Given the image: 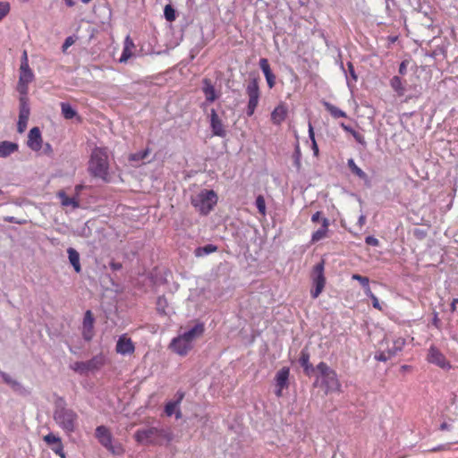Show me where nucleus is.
Returning a JSON list of instances; mask_svg holds the SVG:
<instances>
[{"instance_id": "55", "label": "nucleus", "mask_w": 458, "mask_h": 458, "mask_svg": "<svg viewBox=\"0 0 458 458\" xmlns=\"http://www.w3.org/2000/svg\"><path fill=\"white\" fill-rule=\"evenodd\" d=\"M109 266L114 271L120 270L123 267L121 263L114 261L110 262Z\"/></svg>"}, {"instance_id": "54", "label": "nucleus", "mask_w": 458, "mask_h": 458, "mask_svg": "<svg viewBox=\"0 0 458 458\" xmlns=\"http://www.w3.org/2000/svg\"><path fill=\"white\" fill-rule=\"evenodd\" d=\"M352 136L357 142H359L360 144H365L364 137L358 131H353Z\"/></svg>"}, {"instance_id": "47", "label": "nucleus", "mask_w": 458, "mask_h": 458, "mask_svg": "<svg viewBox=\"0 0 458 458\" xmlns=\"http://www.w3.org/2000/svg\"><path fill=\"white\" fill-rule=\"evenodd\" d=\"M74 44V39L72 37H67L62 46L63 52H65L72 45Z\"/></svg>"}, {"instance_id": "36", "label": "nucleus", "mask_w": 458, "mask_h": 458, "mask_svg": "<svg viewBox=\"0 0 458 458\" xmlns=\"http://www.w3.org/2000/svg\"><path fill=\"white\" fill-rule=\"evenodd\" d=\"M309 137H310V139L311 140V144H312L311 148H312V150H313V155L315 157H318L319 150H318V144L316 142V140H315V134H314L313 127H312L310 123H309Z\"/></svg>"}, {"instance_id": "62", "label": "nucleus", "mask_w": 458, "mask_h": 458, "mask_svg": "<svg viewBox=\"0 0 458 458\" xmlns=\"http://www.w3.org/2000/svg\"><path fill=\"white\" fill-rule=\"evenodd\" d=\"M451 428L450 425L446 422H443L441 425H440V429L441 430H449Z\"/></svg>"}, {"instance_id": "53", "label": "nucleus", "mask_w": 458, "mask_h": 458, "mask_svg": "<svg viewBox=\"0 0 458 458\" xmlns=\"http://www.w3.org/2000/svg\"><path fill=\"white\" fill-rule=\"evenodd\" d=\"M259 212L262 215H266V202H256Z\"/></svg>"}, {"instance_id": "13", "label": "nucleus", "mask_w": 458, "mask_h": 458, "mask_svg": "<svg viewBox=\"0 0 458 458\" xmlns=\"http://www.w3.org/2000/svg\"><path fill=\"white\" fill-rule=\"evenodd\" d=\"M30 114V106L27 101V98H21L19 120H18V123H17V131L20 133H22L26 130Z\"/></svg>"}, {"instance_id": "12", "label": "nucleus", "mask_w": 458, "mask_h": 458, "mask_svg": "<svg viewBox=\"0 0 458 458\" xmlns=\"http://www.w3.org/2000/svg\"><path fill=\"white\" fill-rule=\"evenodd\" d=\"M202 92L205 96V101L201 104L202 108H205L220 97V93L216 90L211 80L208 78L202 80Z\"/></svg>"}, {"instance_id": "63", "label": "nucleus", "mask_w": 458, "mask_h": 458, "mask_svg": "<svg viewBox=\"0 0 458 458\" xmlns=\"http://www.w3.org/2000/svg\"><path fill=\"white\" fill-rule=\"evenodd\" d=\"M64 1H65V4L70 7H72L75 4L74 1H72V0H64Z\"/></svg>"}, {"instance_id": "30", "label": "nucleus", "mask_w": 458, "mask_h": 458, "mask_svg": "<svg viewBox=\"0 0 458 458\" xmlns=\"http://www.w3.org/2000/svg\"><path fill=\"white\" fill-rule=\"evenodd\" d=\"M216 250H217L216 246H215L213 244H208L203 247L197 248L195 250V255L197 257H203L205 255H208V254L216 251Z\"/></svg>"}, {"instance_id": "7", "label": "nucleus", "mask_w": 458, "mask_h": 458, "mask_svg": "<svg viewBox=\"0 0 458 458\" xmlns=\"http://www.w3.org/2000/svg\"><path fill=\"white\" fill-rule=\"evenodd\" d=\"M246 94L249 98L246 114L250 117L254 114L260 98L259 86L256 78L250 80L247 84Z\"/></svg>"}, {"instance_id": "16", "label": "nucleus", "mask_w": 458, "mask_h": 458, "mask_svg": "<svg viewBox=\"0 0 458 458\" xmlns=\"http://www.w3.org/2000/svg\"><path fill=\"white\" fill-rule=\"evenodd\" d=\"M177 399L174 401H169L165 406V412L168 417L175 415L177 420L182 418V412L180 410V403L184 397V393L177 392Z\"/></svg>"}, {"instance_id": "59", "label": "nucleus", "mask_w": 458, "mask_h": 458, "mask_svg": "<svg viewBox=\"0 0 458 458\" xmlns=\"http://www.w3.org/2000/svg\"><path fill=\"white\" fill-rule=\"evenodd\" d=\"M458 304V299L455 298L453 300L452 303H451V310L452 312H454L456 310V305Z\"/></svg>"}, {"instance_id": "2", "label": "nucleus", "mask_w": 458, "mask_h": 458, "mask_svg": "<svg viewBox=\"0 0 458 458\" xmlns=\"http://www.w3.org/2000/svg\"><path fill=\"white\" fill-rule=\"evenodd\" d=\"M108 170L109 163L106 149L102 148H94L89 161L90 174L105 182H110L112 179Z\"/></svg>"}, {"instance_id": "64", "label": "nucleus", "mask_w": 458, "mask_h": 458, "mask_svg": "<svg viewBox=\"0 0 458 458\" xmlns=\"http://www.w3.org/2000/svg\"><path fill=\"white\" fill-rule=\"evenodd\" d=\"M165 299L159 297L158 300H157V305L158 307H160L161 305H163V302H165Z\"/></svg>"}, {"instance_id": "15", "label": "nucleus", "mask_w": 458, "mask_h": 458, "mask_svg": "<svg viewBox=\"0 0 458 458\" xmlns=\"http://www.w3.org/2000/svg\"><path fill=\"white\" fill-rule=\"evenodd\" d=\"M210 128L214 136L224 138L226 136V131L225 129L222 120L219 118L216 111L212 108L209 114Z\"/></svg>"}, {"instance_id": "48", "label": "nucleus", "mask_w": 458, "mask_h": 458, "mask_svg": "<svg viewBox=\"0 0 458 458\" xmlns=\"http://www.w3.org/2000/svg\"><path fill=\"white\" fill-rule=\"evenodd\" d=\"M365 242L368 245H371V246H378L379 245V241L377 238H375L374 236H367L365 238Z\"/></svg>"}, {"instance_id": "25", "label": "nucleus", "mask_w": 458, "mask_h": 458, "mask_svg": "<svg viewBox=\"0 0 458 458\" xmlns=\"http://www.w3.org/2000/svg\"><path fill=\"white\" fill-rule=\"evenodd\" d=\"M69 261L73 267L74 270L77 273H80L81 270V264H80V254L79 252L74 250L73 248H69L67 250Z\"/></svg>"}, {"instance_id": "33", "label": "nucleus", "mask_w": 458, "mask_h": 458, "mask_svg": "<svg viewBox=\"0 0 458 458\" xmlns=\"http://www.w3.org/2000/svg\"><path fill=\"white\" fill-rule=\"evenodd\" d=\"M217 195L213 190H201L199 193V200H213L216 199Z\"/></svg>"}, {"instance_id": "9", "label": "nucleus", "mask_w": 458, "mask_h": 458, "mask_svg": "<svg viewBox=\"0 0 458 458\" xmlns=\"http://www.w3.org/2000/svg\"><path fill=\"white\" fill-rule=\"evenodd\" d=\"M161 431L154 427L138 429L134 434L135 440L141 445L154 444Z\"/></svg>"}, {"instance_id": "20", "label": "nucleus", "mask_w": 458, "mask_h": 458, "mask_svg": "<svg viewBox=\"0 0 458 458\" xmlns=\"http://www.w3.org/2000/svg\"><path fill=\"white\" fill-rule=\"evenodd\" d=\"M259 64L266 78L268 88L272 89L276 85V75L270 68L268 60L267 58H260Z\"/></svg>"}, {"instance_id": "45", "label": "nucleus", "mask_w": 458, "mask_h": 458, "mask_svg": "<svg viewBox=\"0 0 458 458\" xmlns=\"http://www.w3.org/2000/svg\"><path fill=\"white\" fill-rule=\"evenodd\" d=\"M347 67H348V73H349V76L352 78V80L356 82L357 81V79H358V76L355 72V70H354V67H353V64L351 63V62H348L347 63Z\"/></svg>"}, {"instance_id": "11", "label": "nucleus", "mask_w": 458, "mask_h": 458, "mask_svg": "<svg viewBox=\"0 0 458 458\" xmlns=\"http://www.w3.org/2000/svg\"><path fill=\"white\" fill-rule=\"evenodd\" d=\"M289 376H290V369L287 367H284L276 372V377H275V381H276L275 394L277 397H281L283 395V390L284 388L288 387Z\"/></svg>"}, {"instance_id": "18", "label": "nucleus", "mask_w": 458, "mask_h": 458, "mask_svg": "<svg viewBox=\"0 0 458 458\" xmlns=\"http://www.w3.org/2000/svg\"><path fill=\"white\" fill-rule=\"evenodd\" d=\"M94 318L92 312L90 310H87L84 318H83V326H82V335L83 338L87 341L92 339L94 335Z\"/></svg>"}, {"instance_id": "60", "label": "nucleus", "mask_w": 458, "mask_h": 458, "mask_svg": "<svg viewBox=\"0 0 458 458\" xmlns=\"http://www.w3.org/2000/svg\"><path fill=\"white\" fill-rule=\"evenodd\" d=\"M62 203L64 206L72 205L73 208H76L80 207L79 202H68V201H65V202H62Z\"/></svg>"}, {"instance_id": "5", "label": "nucleus", "mask_w": 458, "mask_h": 458, "mask_svg": "<svg viewBox=\"0 0 458 458\" xmlns=\"http://www.w3.org/2000/svg\"><path fill=\"white\" fill-rule=\"evenodd\" d=\"M95 436L98 442L112 454L121 456L124 454V448L120 443H113L112 434L106 426L97 427Z\"/></svg>"}, {"instance_id": "32", "label": "nucleus", "mask_w": 458, "mask_h": 458, "mask_svg": "<svg viewBox=\"0 0 458 458\" xmlns=\"http://www.w3.org/2000/svg\"><path fill=\"white\" fill-rule=\"evenodd\" d=\"M352 278L353 280H356V281H359L360 284L362 285V287L364 288V292H365V294L366 293H370V287H369V279L366 276H362L360 275H358V274H353L352 276Z\"/></svg>"}, {"instance_id": "38", "label": "nucleus", "mask_w": 458, "mask_h": 458, "mask_svg": "<svg viewBox=\"0 0 458 458\" xmlns=\"http://www.w3.org/2000/svg\"><path fill=\"white\" fill-rule=\"evenodd\" d=\"M301 152L299 145H296L294 152L293 154V164L294 166L297 168V170H300L301 168Z\"/></svg>"}, {"instance_id": "8", "label": "nucleus", "mask_w": 458, "mask_h": 458, "mask_svg": "<svg viewBox=\"0 0 458 458\" xmlns=\"http://www.w3.org/2000/svg\"><path fill=\"white\" fill-rule=\"evenodd\" d=\"M312 280L314 288L310 291V294L313 299H317L322 293L326 284V278L324 276L323 260L314 267Z\"/></svg>"}, {"instance_id": "1", "label": "nucleus", "mask_w": 458, "mask_h": 458, "mask_svg": "<svg viewBox=\"0 0 458 458\" xmlns=\"http://www.w3.org/2000/svg\"><path fill=\"white\" fill-rule=\"evenodd\" d=\"M53 419L66 434H72L77 428L79 416L75 411L67 406L63 398H60L55 403Z\"/></svg>"}, {"instance_id": "6", "label": "nucleus", "mask_w": 458, "mask_h": 458, "mask_svg": "<svg viewBox=\"0 0 458 458\" xmlns=\"http://www.w3.org/2000/svg\"><path fill=\"white\" fill-rule=\"evenodd\" d=\"M106 362L103 354H98L87 361H76L70 365L71 369L79 373L80 375H86L89 372H93L101 369Z\"/></svg>"}, {"instance_id": "58", "label": "nucleus", "mask_w": 458, "mask_h": 458, "mask_svg": "<svg viewBox=\"0 0 458 458\" xmlns=\"http://www.w3.org/2000/svg\"><path fill=\"white\" fill-rule=\"evenodd\" d=\"M366 223V216L361 214L358 218V225L360 227H362Z\"/></svg>"}, {"instance_id": "17", "label": "nucleus", "mask_w": 458, "mask_h": 458, "mask_svg": "<svg viewBox=\"0 0 458 458\" xmlns=\"http://www.w3.org/2000/svg\"><path fill=\"white\" fill-rule=\"evenodd\" d=\"M34 80V73L30 66L20 67L19 90L21 93H26L28 85Z\"/></svg>"}, {"instance_id": "23", "label": "nucleus", "mask_w": 458, "mask_h": 458, "mask_svg": "<svg viewBox=\"0 0 458 458\" xmlns=\"http://www.w3.org/2000/svg\"><path fill=\"white\" fill-rule=\"evenodd\" d=\"M329 222L327 218L322 219V226L312 233L311 242H316L327 237Z\"/></svg>"}, {"instance_id": "3", "label": "nucleus", "mask_w": 458, "mask_h": 458, "mask_svg": "<svg viewBox=\"0 0 458 458\" xmlns=\"http://www.w3.org/2000/svg\"><path fill=\"white\" fill-rule=\"evenodd\" d=\"M203 332V324H196L193 327L172 340L170 344L171 350L178 355L185 356L192 349L194 340L201 336Z\"/></svg>"}, {"instance_id": "21", "label": "nucleus", "mask_w": 458, "mask_h": 458, "mask_svg": "<svg viewBox=\"0 0 458 458\" xmlns=\"http://www.w3.org/2000/svg\"><path fill=\"white\" fill-rule=\"evenodd\" d=\"M19 146L15 142L4 140L0 142V157L5 158L18 151Z\"/></svg>"}, {"instance_id": "61", "label": "nucleus", "mask_w": 458, "mask_h": 458, "mask_svg": "<svg viewBox=\"0 0 458 458\" xmlns=\"http://www.w3.org/2000/svg\"><path fill=\"white\" fill-rule=\"evenodd\" d=\"M320 218V212H316L312 215L311 221L312 222H318Z\"/></svg>"}, {"instance_id": "19", "label": "nucleus", "mask_w": 458, "mask_h": 458, "mask_svg": "<svg viewBox=\"0 0 458 458\" xmlns=\"http://www.w3.org/2000/svg\"><path fill=\"white\" fill-rule=\"evenodd\" d=\"M28 147L34 151H38L42 147V137L38 127L30 129L28 134Z\"/></svg>"}, {"instance_id": "41", "label": "nucleus", "mask_w": 458, "mask_h": 458, "mask_svg": "<svg viewBox=\"0 0 458 458\" xmlns=\"http://www.w3.org/2000/svg\"><path fill=\"white\" fill-rule=\"evenodd\" d=\"M0 376L2 377L4 382L11 386L12 387H16L17 386H19V383L16 380L13 379L8 374L0 371Z\"/></svg>"}, {"instance_id": "37", "label": "nucleus", "mask_w": 458, "mask_h": 458, "mask_svg": "<svg viewBox=\"0 0 458 458\" xmlns=\"http://www.w3.org/2000/svg\"><path fill=\"white\" fill-rule=\"evenodd\" d=\"M299 361L304 370L309 372V369H311V365L310 364V355L307 352H301Z\"/></svg>"}, {"instance_id": "22", "label": "nucleus", "mask_w": 458, "mask_h": 458, "mask_svg": "<svg viewBox=\"0 0 458 458\" xmlns=\"http://www.w3.org/2000/svg\"><path fill=\"white\" fill-rule=\"evenodd\" d=\"M287 115V107L284 105H278L271 113V120L275 124H280Z\"/></svg>"}, {"instance_id": "42", "label": "nucleus", "mask_w": 458, "mask_h": 458, "mask_svg": "<svg viewBox=\"0 0 458 458\" xmlns=\"http://www.w3.org/2000/svg\"><path fill=\"white\" fill-rule=\"evenodd\" d=\"M10 11V4L7 2H0V21L7 15Z\"/></svg>"}, {"instance_id": "57", "label": "nucleus", "mask_w": 458, "mask_h": 458, "mask_svg": "<svg viewBox=\"0 0 458 458\" xmlns=\"http://www.w3.org/2000/svg\"><path fill=\"white\" fill-rule=\"evenodd\" d=\"M341 127L347 132L353 134V131H356L354 129H352L351 126L346 125L345 123H341Z\"/></svg>"}, {"instance_id": "34", "label": "nucleus", "mask_w": 458, "mask_h": 458, "mask_svg": "<svg viewBox=\"0 0 458 458\" xmlns=\"http://www.w3.org/2000/svg\"><path fill=\"white\" fill-rule=\"evenodd\" d=\"M216 202H194V207L199 209L201 213L207 214L213 208V204Z\"/></svg>"}, {"instance_id": "29", "label": "nucleus", "mask_w": 458, "mask_h": 458, "mask_svg": "<svg viewBox=\"0 0 458 458\" xmlns=\"http://www.w3.org/2000/svg\"><path fill=\"white\" fill-rule=\"evenodd\" d=\"M390 85L398 95L403 96L404 94L405 89L400 77L394 76L390 81Z\"/></svg>"}, {"instance_id": "35", "label": "nucleus", "mask_w": 458, "mask_h": 458, "mask_svg": "<svg viewBox=\"0 0 458 458\" xmlns=\"http://www.w3.org/2000/svg\"><path fill=\"white\" fill-rule=\"evenodd\" d=\"M348 167L352 170L353 174H355L360 178H365L366 174L355 164L352 158L349 159L347 162Z\"/></svg>"}, {"instance_id": "52", "label": "nucleus", "mask_w": 458, "mask_h": 458, "mask_svg": "<svg viewBox=\"0 0 458 458\" xmlns=\"http://www.w3.org/2000/svg\"><path fill=\"white\" fill-rule=\"evenodd\" d=\"M30 66L27 51H23L21 61V67Z\"/></svg>"}, {"instance_id": "40", "label": "nucleus", "mask_w": 458, "mask_h": 458, "mask_svg": "<svg viewBox=\"0 0 458 458\" xmlns=\"http://www.w3.org/2000/svg\"><path fill=\"white\" fill-rule=\"evenodd\" d=\"M44 441L49 445H56V444H59L60 442H62V440L59 437H57L52 433L46 435L44 437Z\"/></svg>"}, {"instance_id": "31", "label": "nucleus", "mask_w": 458, "mask_h": 458, "mask_svg": "<svg viewBox=\"0 0 458 458\" xmlns=\"http://www.w3.org/2000/svg\"><path fill=\"white\" fill-rule=\"evenodd\" d=\"M149 152V148H146L137 153L131 154L129 157V161L136 163L143 161L148 157Z\"/></svg>"}, {"instance_id": "28", "label": "nucleus", "mask_w": 458, "mask_h": 458, "mask_svg": "<svg viewBox=\"0 0 458 458\" xmlns=\"http://www.w3.org/2000/svg\"><path fill=\"white\" fill-rule=\"evenodd\" d=\"M61 111L65 119L70 120L77 116L76 110L69 103L62 102Z\"/></svg>"}, {"instance_id": "44", "label": "nucleus", "mask_w": 458, "mask_h": 458, "mask_svg": "<svg viewBox=\"0 0 458 458\" xmlns=\"http://www.w3.org/2000/svg\"><path fill=\"white\" fill-rule=\"evenodd\" d=\"M393 356L389 354V352L386 350V352H380L379 353H377L375 355V359L379 361H386Z\"/></svg>"}, {"instance_id": "39", "label": "nucleus", "mask_w": 458, "mask_h": 458, "mask_svg": "<svg viewBox=\"0 0 458 458\" xmlns=\"http://www.w3.org/2000/svg\"><path fill=\"white\" fill-rule=\"evenodd\" d=\"M164 15L168 21H173L176 18L175 10L170 4L165 5L164 10Z\"/></svg>"}, {"instance_id": "51", "label": "nucleus", "mask_w": 458, "mask_h": 458, "mask_svg": "<svg viewBox=\"0 0 458 458\" xmlns=\"http://www.w3.org/2000/svg\"><path fill=\"white\" fill-rule=\"evenodd\" d=\"M407 64L408 62L406 60L403 61L399 65V73L401 75H404L407 72Z\"/></svg>"}, {"instance_id": "46", "label": "nucleus", "mask_w": 458, "mask_h": 458, "mask_svg": "<svg viewBox=\"0 0 458 458\" xmlns=\"http://www.w3.org/2000/svg\"><path fill=\"white\" fill-rule=\"evenodd\" d=\"M366 295L371 299L373 307L377 310H381L382 308L376 295L371 291L370 293H366Z\"/></svg>"}, {"instance_id": "26", "label": "nucleus", "mask_w": 458, "mask_h": 458, "mask_svg": "<svg viewBox=\"0 0 458 458\" xmlns=\"http://www.w3.org/2000/svg\"><path fill=\"white\" fill-rule=\"evenodd\" d=\"M405 344V340L403 337H397L392 340V346L387 347V351L389 354L392 356L396 355L399 352H401Z\"/></svg>"}, {"instance_id": "27", "label": "nucleus", "mask_w": 458, "mask_h": 458, "mask_svg": "<svg viewBox=\"0 0 458 458\" xmlns=\"http://www.w3.org/2000/svg\"><path fill=\"white\" fill-rule=\"evenodd\" d=\"M323 106H325L326 110L327 112H329V114L334 118H340V117L347 116V114L344 111L341 110L340 108H338L337 106H334L333 104H331L327 101H323Z\"/></svg>"}, {"instance_id": "24", "label": "nucleus", "mask_w": 458, "mask_h": 458, "mask_svg": "<svg viewBox=\"0 0 458 458\" xmlns=\"http://www.w3.org/2000/svg\"><path fill=\"white\" fill-rule=\"evenodd\" d=\"M134 47V43L131 38L127 36L124 40V47L121 57L120 63H125L132 55L131 49Z\"/></svg>"}, {"instance_id": "10", "label": "nucleus", "mask_w": 458, "mask_h": 458, "mask_svg": "<svg viewBox=\"0 0 458 458\" xmlns=\"http://www.w3.org/2000/svg\"><path fill=\"white\" fill-rule=\"evenodd\" d=\"M427 360L443 369L448 370L452 367L445 355L435 346L428 349Z\"/></svg>"}, {"instance_id": "56", "label": "nucleus", "mask_w": 458, "mask_h": 458, "mask_svg": "<svg viewBox=\"0 0 458 458\" xmlns=\"http://www.w3.org/2000/svg\"><path fill=\"white\" fill-rule=\"evenodd\" d=\"M58 197L61 199V200H75L74 198H69L65 195L64 191H60L58 193H57Z\"/></svg>"}, {"instance_id": "4", "label": "nucleus", "mask_w": 458, "mask_h": 458, "mask_svg": "<svg viewBox=\"0 0 458 458\" xmlns=\"http://www.w3.org/2000/svg\"><path fill=\"white\" fill-rule=\"evenodd\" d=\"M316 369L319 373L321 385L325 387L326 394L342 393V385L334 369L323 361L319 362Z\"/></svg>"}, {"instance_id": "49", "label": "nucleus", "mask_w": 458, "mask_h": 458, "mask_svg": "<svg viewBox=\"0 0 458 458\" xmlns=\"http://www.w3.org/2000/svg\"><path fill=\"white\" fill-rule=\"evenodd\" d=\"M413 235L417 239L422 240V239H424L426 237V233L423 230H421V229L416 228V229L413 230Z\"/></svg>"}, {"instance_id": "14", "label": "nucleus", "mask_w": 458, "mask_h": 458, "mask_svg": "<svg viewBox=\"0 0 458 458\" xmlns=\"http://www.w3.org/2000/svg\"><path fill=\"white\" fill-rule=\"evenodd\" d=\"M115 351L121 355H131L135 352V345L127 335H122L116 343Z\"/></svg>"}, {"instance_id": "43", "label": "nucleus", "mask_w": 458, "mask_h": 458, "mask_svg": "<svg viewBox=\"0 0 458 458\" xmlns=\"http://www.w3.org/2000/svg\"><path fill=\"white\" fill-rule=\"evenodd\" d=\"M52 450H53V452L55 454L59 455L61 458H64L65 457V454H64V445H63L62 442H60L59 444H56V445H52Z\"/></svg>"}, {"instance_id": "50", "label": "nucleus", "mask_w": 458, "mask_h": 458, "mask_svg": "<svg viewBox=\"0 0 458 458\" xmlns=\"http://www.w3.org/2000/svg\"><path fill=\"white\" fill-rule=\"evenodd\" d=\"M4 221L11 222V223H16V224H20V225L26 223L25 219H16L13 216H5Z\"/></svg>"}]
</instances>
